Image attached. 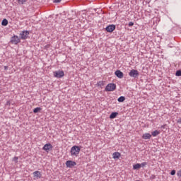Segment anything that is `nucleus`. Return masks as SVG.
I'll list each match as a JSON object with an SVG mask.
<instances>
[{
  "label": "nucleus",
  "instance_id": "2f4dec72",
  "mask_svg": "<svg viewBox=\"0 0 181 181\" xmlns=\"http://www.w3.org/2000/svg\"><path fill=\"white\" fill-rule=\"evenodd\" d=\"M4 69L7 70L8 69V66H4Z\"/></svg>",
  "mask_w": 181,
  "mask_h": 181
},
{
  "label": "nucleus",
  "instance_id": "0eeeda50",
  "mask_svg": "<svg viewBox=\"0 0 181 181\" xmlns=\"http://www.w3.org/2000/svg\"><path fill=\"white\" fill-rule=\"evenodd\" d=\"M53 146L51 144H46L44 147L42 148L43 150H45L47 152H49L50 150H52Z\"/></svg>",
  "mask_w": 181,
  "mask_h": 181
},
{
  "label": "nucleus",
  "instance_id": "bb28decb",
  "mask_svg": "<svg viewBox=\"0 0 181 181\" xmlns=\"http://www.w3.org/2000/svg\"><path fill=\"white\" fill-rule=\"evenodd\" d=\"M134 25V23L133 22H130L129 23V26L131 27V26H133Z\"/></svg>",
  "mask_w": 181,
  "mask_h": 181
},
{
  "label": "nucleus",
  "instance_id": "6ab92c4d",
  "mask_svg": "<svg viewBox=\"0 0 181 181\" xmlns=\"http://www.w3.org/2000/svg\"><path fill=\"white\" fill-rule=\"evenodd\" d=\"M41 110H42V109H41L40 107H36V108L34 109L33 112H34L35 113H37V112H38L39 111H40Z\"/></svg>",
  "mask_w": 181,
  "mask_h": 181
},
{
  "label": "nucleus",
  "instance_id": "39448f33",
  "mask_svg": "<svg viewBox=\"0 0 181 181\" xmlns=\"http://www.w3.org/2000/svg\"><path fill=\"white\" fill-rule=\"evenodd\" d=\"M129 75L131 77L136 78V77H137V76L139 75V71H138L137 70L132 69V70L129 72Z\"/></svg>",
  "mask_w": 181,
  "mask_h": 181
},
{
  "label": "nucleus",
  "instance_id": "f8f14e48",
  "mask_svg": "<svg viewBox=\"0 0 181 181\" xmlns=\"http://www.w3.org/2000/svg\"><path fill=\"white\" fill-rule=\"evenodd\" d=\"M34 177L36 178H40L42 177V174L40 171H35L33 173Z\"/></svg>",
  "mask_w": 181,
  "mask_h": 181
},
{
  "label": "nucleus",
  "instance_id": "ddd939ff",
  "mask_svg": "<svg viewBox=\"0 0 181 181\" xmlns=\"http://www.w3.org/2000/svg\"><path fill=\"white\" fill-rule=\"evenodd\" d=\"M112 156H113V158L114 159H119V157L121 156V154L119 153V152H115L113 154H112Z\"/></svg>",
  "mask_w": 181,
  "mask_h": 181
},
{
  "label": "nucleus",
  "instance_id": "473e14b6",
  "mask_svg": "<svg viewBox=\"0 0 181 181\" xmlns=\"http://www.w3.org/2000/svg\"><path fill=\"white\" fill-rule=\"evenodd\" d=\"M136 181H139V180H136Z\"/></svg>",
  "mask_w": 181,
  "mask_h": 181
},
{
  "label": "nucleus",
  "instance_id": "c85d7f7f",
  "mask_svg": "<svg viewBox=\"0 0 181 181\" xmlns=\"http://www.w3.org/2000/svg\"><path fill=\"white\" fill-rule=\"evenodd\" d=\"M50 47V45H47L45 47V48L46 49H47L48 48H49Z\"/></svg>",
  "mask_w": 181,
  "mask_h": 181
},
{
  "label": "nucleus",
  "instance_id": "412c9836",
  "mask_svg": "<svg viewBox=\"0 0 181 181\" xmlns=\"http://www.w3.org/2000/svg\"><path fill=\"white\" fill-rule=\"evenodd\" d=\"M98 86H104V83H103V81H99L98 83Z\"/></svg>",
  "mask_w": 181,
  "mask_h": 181
},
{
  "label": "nucleus",
  "instance_id": "4be33fe9",
  "mask_svg": "<svg viewBox=\"0 0 181 181\" xmlns=\"http://www.w3.org/2000/svg\"><path fill=\"white\" fill-rule=\"evenodd\" d=\"M176 76H181V71H180V70H179V71H177L176 72Z\"/></svg>",
  "mask_w": 181,
  "mask_h": 181
},
{
  "label": "nucleus",
  "instance_id": "7ed1b4c3",
  "mask_svg": "<svg viewBox=\"0 0 181 181\" xmlns=\"http://www.w3.org/2000/svg\"><path fill=\"white\" fill-rule=\"evenodd\" d=\"M21 42V40L20 38L16 36V35H14L13 37H11V42L13 45H17L18 44L19 42Z\"/></svg>",
  "mask_w": 181,
  "mask_h": 181
},
{
  "label": "nucleus",
  "instance_id": "f257e3e1",
  "mask_svg": "<svg viewBox=\"0 0 181 181\" xmlns=\"http://www.w3.org/2000/svg\"><path fill=\"white\" fill-rule=\"evenodd\" d=\"M81 151V148L78 146H74L71 148V155L72 156H76L77 157L80 153Z\"/></svg>",
  "mask_w": 181,
  "mask_h": 181
},
{
  "label": "nucleus",
  "instance_id": "4468645a",
  "mask_svg": "<svg viewBox=\"0 0 181 181\" xmlns=\"http://www.w3.org/2000/svg\"><path fill=\"white\" fill-rule=\"evenodd\" d=\"M117 115H118V112H112V113L110 115V119H114V118H115Z\"/></svg>",
  "mask_w": 181,
  "mask_h": 181
},
{
  "label": "nucleus",
  "instance_id": "c756f323",
  "mask_svg": "<svg viewBox=\"0 0 181 181\" xmlns=\"http://www.w3.org/2000/svg\"><path fill=\"white\" fill-rule=\"evenodd\" d=\"M178 123L181 124V119L177 121Z\"/></svg>",
  "mask_w": 181,
  "mask_h": 181
},
{
  "label": "nucleus",
  "instance_id": "cd10ccee",
  "mask_svg": "<svg viewBox=\"0 0 181 181\" xmlns=\"http://www.w3.org/2000/svg\"><path fill=\"white\" fill-rule=\"evenodd\" d=\"M62 0H54V3H59Z\"/></svg>",
  "mask_w": 181,
  "mask_h": 181
},
{
  "label": "nucleus",
  "instance_id": "20e7f679",
  "mask_svg": "<svg viewBox=\"0 0 181 181\" xmlns=\"http://www.w3.org/2000/svg\"><path fill=\"white\" fill-rule=\"evenodd\" d=\"M55 78H62L64 76V72L63 71H57L53 73Z\"/></svg>",
  "mask_w": 181,
  "mask_h": 181
},
{
  "label": "nucleus",
  "instance_id": "dca6fc26",
  "mask_svg": "<svg viewBox=\"0 0 181 181\" xmlns=\"http://www.w3.org/2000/svg\"><path fill=\"white\" fill-rule=\"evenodd\" d=\"M160 132L159 131L156 130V131L152 132V135L155 137V136H158V134H160Z\"/></svg>",
  "mask_w": 181,
  "mask_h": 181
},
{
  "label": "nucleus",
  "instance_id": "9d476101",
  "mask_svg": "<svg viewBox=\"0 0 181 181\" xmlns=\"http://www.w3.org/2000/svg\"><path fill=\"white\" fill-rule=\"evenodd\" d=\"M115 75L119 78H122L123 76H124V74L119 71V70H117L115 71Z\"/></svg>",
  "mask_w": 181,
  "mask_h": 181
},
{
  "label": "nucleus",
  "instance_id": "a878e982",
  "mask_svg": "<svg viewBox=\"0 0 181 181\" xmlns=\"http://www.w3.org/2000/svg\"><path fill=\"white\" fill-rule=\"evenodd\" d=\"M177 176L181 177V170L177 172Z\"/></svg>",
  "mask_w": 181,
  "mask_h": 181
},
{
  "label": "nucleus",
  "instance_id": "9b49d317",
  "mask_svg": "<svg viewBox=\"0 0 181 181\" xmlns=\"http://www.w3.org/2000/svg\"><path fill=\"white\" fill-rule=\"evenodd\" d=\"M152 135L150 134L149 133H146L142 136V138L144 139H150L151 138Z\"/></svg>",
  "mask_w": 181,
  "mask_h": 181
},
{
  "label": "nucleus",
  "instance_id": "5701e85b",
  "mask_svg": "<svg viewBox=\"0 0 181 181\" xmlns=\"http://www.w3.org/2000/svg\"><path fill=\"white\" fill-rule=\"evenodd\" d=\"M146 165H147V163H146V162H144V163H142L140 164L141 168V167H144V166H146Z\"/></svg>",
  "mask_w": 181,
  "mask_h": 181
},
{
  "label": "nucleus",
  "instance_id": "a211bd4d",
  "mask_svg": "<svg viewBox=\"0 0 181 181\" xmlns=\"http://www.w3.org/2000/svg\"><path fill=\"white\" fill-rule=\"evenodd\" d=\"M125 100V98L124 96H121L118 98V101L122 103Z\"/></svg>",
  "mask_w": 181,
  "mask_h": 181
},
{
  "label": "nucleus",
  "instance_id": "7c9ffc66",
  "mask_svg": "<svg viewBox=\"0 0 181 181\" xmlns=\"http://www.w3.org/2000/svg\"><path fill=\"white\" fill-rule=\"evenodd\" d=\"M165 126H166V125H163V126H161V128H162V129H164V128L165 127Z\"/></svg>",
  "mask_w": 181,
  "mask_h": 181
},
{
  "label": "nucleus",
  "instance_id": "393cba45",
  "mask_svg": "<svg viewBox=\"0 0 181 181\" xmlns=\"http://www.w3.org/2000/svg\"><path fill=\"white\" fill-rule=\"evenodd\" d=\"M175 173H176V171H175V170H173L170 174H171L172 175H175Z\"/></svg>",
  "mask_w": 181,
  "mask_h": 181
},
{
  "label": "nucleus",
  "instance_id": "423d86ee",
  "mask_svg": "<svg viewBox=\"0 0 181 181\" xmlns=\"http://www.w3.org/2000/svg\"><path fill=\"white\" fill-rule=\"evenodd\" d=\"M76 165V163L75 161H73V160H67L66 162V165L68 167V168H73L74 166H75Z\"/></svg>",
  "mask_w": 181,
  "mask_h": 181
},
{
  "label": "nucleus",
  "instance_id": "6e6552de",
  "mask_svg": "<svg viewBox=\"0 0 181 181\" xmlns=\"http://www.w3.org/2000/svg\"><path fill=\"white\" fill-rule=\"evenodd\" d=\"M29 35V33L28 31H23L22 32L20 35H21V40H25L28 38V36Z\"/></svg>",
  "mask_w": 181,
  "mask_h": 181
},
{
  "label": "nucleus",
  "instance_id": "f3484780",
  "mask_svg": "<svg viewBox=\"0 0 181 181\" xmlns=\"http://www.w3.org/2000/svg\"><path fill=\"white\" fill-rule=\"evenodd\" d=\"M8 21L6 19H4L2 23H1V25H4V26H6L8 25Z\"/></svg>",
  "mask_w": 181,
  "mask_h": 181
},
{
  "label": "nucleus",
  "instance_id": "f03ea898",
  "mask_svg": "<svg viewBox=\"0 0 181 181\" xmlns=\"http://www.w3.org/2000/svg\"><path fill=\"white\" fill-rule=\"evenodd\" d=\"M115 89H116V84L115 83H109L105 88L106 91H113Z\"/></svg>",
  "mask_w": 181,
  "mask_h": 181
},
{
  "label": "nucleus",
  "instance_id": "b1692460",
  "mask_svg": "<svg viewBox=\"0 0 181 181\" xmlns=\"http://www.w3.org/2000/svg\"><path fill=\"white\" fill-rule=\"evenodd\" d=\"M18 157H14L13 159V160H14L16 163H18Z\"/></svg>",
  "mask_w": 181,
  "mask_h": 181
},
{
  "label": "nucleus",
  "instance_id": "aec40b11",
  "mask_svg": "<svg viewBox=\"0 0 181 181\" xmlns=\"http://www.w3.org/2000/svg\"><path fill=\"white\" fill-rule=\"evenodd\" d=\"M27 1V0H18V2L19 4H23L24 3H25Z\"/></svg>",
  "mask_w": 181,
  "mask_h": 181
},
{
  "label": "nucleus",
  "instance_id": "1a4fd4ad",
  "mask_svg": "<svg viewBox=\"0 0 181 181\" xmlns=\"http://www.w3.org/2000/svg\"><path fill=\"white\" fill-rule=\"evenodd\" d=\"M116 28V26L114 25H110L106 28V30L108 33H112Z\"/></svg>",
  "mask_w": 181,
  "mask_h": 181
},
{
  "label": "nucleus",
  "instance_id": "2eb2a0df",
  "mask_svg": "<svg viewBox=\"0 0 181 181\" xmlns=\"http://www.w3.org/2000/svg\"><path fill=\"white\" fill-rule=\"evenodd\" d=\"M141 168V164L140 163H137V164L133 165V168L134 170H138V169H139Z\"/></svg>",
  "mask_w": 181,
  "mask_h": 181
}]
</instances>
